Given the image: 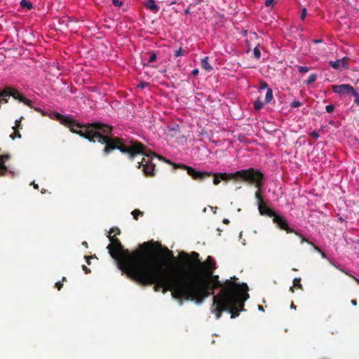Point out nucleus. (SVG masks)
<instances>
[{
  "label": "nucleus",
  "instance_id": "nucleus-1",
  "mask_svg": "<svg viewBox=\"0 0 359 359\" xmlns=\"http://www.w3.org/2000/svg\"><path fill=\"white\" fill-rule=\"evenodd\" d=\"M238 278L231 277L223 283L219 280V276H187L177 277L170 271L163 268L160 277L154 287L158 292L162 289L163 293L172 292V297L178 300L194 302L201 304L205 299L214 294V290H221L212 298V312L217 320L219 319L224 311L231 313V318H235L244 311L245 302L249 299L248 286L246 283H238Z\"/></svg>",
  "mask_w": 359,
  "mask_h": 359
},
{
  "label": "nucleus",
  "instance_id": "nucleus-2",
  "mask_svg": "<svg viewBox=\"0 0 359 359\" xmlns=\"http://www.w3.org/2000/svg\"><path fill=\"white\" fill-rule=\"evenodd\" d=\"M120 233L117 227L110 229L107 236L110 244L107 247L111 257L116 261L118 268L140 285L156 286L163 267L153 258L155 253L151 247L152 243L144 242L130 252L116 237Z\"/></svg>",
  "mask_w": 359,
  "mask_h": 359
},
{
  "label": "nucleus",
  "instance_id": "nucleus-3",
  "mask_svg": "<svg viewBox=\"0 0 359 359\" xmlns=\"http://www.w3.org/2000/svg\"><path fill=\"white\" fill-rule=\"evenodd\" d=\"M55 119L61 124L69 128L73 133L79 135L90 142H100L104 144L103 154L109 155L115 149H118L121 153H130L131 155L136 151L137 148H128L123 144L121 137H113L111 135L112 127L102 123H93L88 124H80L69 116L62 115L60 113H55Z\"/></svg>",
  "mask_w": 359,
  "mask_h": 359
},
{
  "label": "nucleus",
  "instance_id": "nucleus-4",
  "mask_svg": "<svg viewBox=\"0 0 359 359\" xmlns=\"http://www.w3.org/2000/svg\"><path fill=\"white\" fill-rule=\"evenodd\" d=\"M122 140L123 144L126 147H128L129 149L137 148V149H135V151L137 152H135L133 155H131L130 153H126V154H128L129 158L130 160H133L135 156L138 154L144 155V157L142 158L141 162L138 163V168H142L144 175L148 177H151L154 175L155 164L152 162L154 157H158L160 159H163L167 163H171L170 161H167L163 157L158 156L157 155L151 151L148 153L147 151L146 147L142 143L138 142L136 140L133 139L129 141H127L122 138Z\"/></svg>",
  "mask_w": 359,
  "mask_h": 359
},
{
  "label": "nucleus",
  "instance_id": "nucleus-5",
  "mask_svg": "<svg viewBox=\"0 0 359 359\" xmlns=\"http://www.w3.org/2000/svg\"><path fill=\"white\" fill-rule=\"evenodd\" d=\"M180 257L184 262L185 266H188L191 269L199 268L201 270H196L194 273H183V276H211L214 270L216 269V263L214 259L211 256H208L205 262H201L199 259V254L196 252H192L188 254L184 252H182L180 254Z\"/></svg>",
  "mask_w": 359,
  "mask_h": 359
},
{
  "label": "nucleus",
  "instance_id": "nucleus-6",
  "mask_svg": "<svg viewBox=\"0 0 359 359\" xmlns=\"http://www.w3.org/2000/svg\"><path fill=\"white\" fill-rule=\"evenodd\" d=\"M175 168H182L187 170V174L194 180L203 181L209 177H213V184L218 185L222 181L228 182L234 180V172H212L208 171H197L191 166L184 164H174Z\"/></svg>",
  "mask_w": 359,
  "mask_h": 359
},
{
  "label": "nucleus",
  "instance_id": "nucleus-7",
  "mask_svg": "<svg viewBox=\"0 0 359 359\" xmlns=\"http://www.w3.org/2000/svg\"><path fill=\"white\" fill-rule=\"evenodd\" d=\"M234 180L245 182L257 189L256 191H262L264 184V174L259 169L250 168L243 169L234 172Z\"/></svg>",
  "mask_w": 359,
  "mask_h": 359
},
{
  "label": "nucleus",
  "instance_id": "nucleus-8",
  "mask_svg": "<svg viewBox=\"0 0 359 359\" xmlns=\"http://www.w3.org/2000/svg\"><path fill=\"white\" fill-rule=\"evenodd\" d=\"M13 97L25 104L32 107V102L24 97L18 90L12 87H6L0 91V103H7V97Z\"/></svg>",
  "mask_w": 359,
  "mask_h": 359
},
{
  "label": "nucleus",
  "instance_id": "nucleus-9",
  "mask_svg": "<svg viewBox=\"0 0 359 359\" xmlns=\"http://www.w3.org/2000/svg\"><path fill=\"white\" fill-rule=\"evenodd\" d=\"M263 191H256L255 194V197L257 199L258 210L261 215L268 216L269 217L273 218V217L277 214L274 210L269 208L266 204L264 203L263 197H262Z\"/></svg>",
  "mask_w": 359,
  "mask_h": 359
},
{
  "label": "nucleus",
  "instance_id": "nucleus-10",
  "mask_svg": "<svg viewBox=\"0 0 359 359\" xmlns=\"http://www.w3.org/2000/svg\"><path fill=\"white\" fill-rule=\"evenodd\" d=\"M273 223L276 224L281 230L285 231L287 233H294L299 235V233L288 226L287 220L282 216L276 214L273 218Z\"/></svg>",
  "mask_w": 359,
  "mask_h": 359
},
{
  "label": "nucleus",
  "instance_id": "nucleus-11",
  "mask_svg": "<svg viewBox=\"0 0 359 359\" xmlns=\"http://www.w3.org/2000/svg\"><path fill=\"white\" fill-rule=\"evenodd\" d=\"M332 89L334 93L341 96L351 95L354 90L353 87L350 84L334 85L332 86Z\"/></svg>",
  "mask_w": 359,
  "mask_h": 359
},
{
  "label": "nucleus",
  "instance_id": "nucleus-12",
  "mask_svg": "<svg viewBox=\"0 0 359 359\" xmlns=\"http://www.w3.org/2000/svg\"><path fill=\"white\" fill-rule=\"evenodd\" d=\"M349 60L348 57H344L335 61H330L329 64L334 69H339L341 67L346 69L348 67Z\"/></svg>",
  "mask_w": 359,
  "mask_h": 359
},
{
  "label": "nucleus",
  "instance_id": "nucleus-13",
  "mask_svg": "<svg viewBox=\"0 0 359 359\" xmlns=\"http://www.w3.org/2000/svg\"><path fill=\"white\" fill-rule=\"evenodd\" d=\"M144 6L151 11L153 13H156L159 11L158 6L156 4L154 0H148L145 4Z\"/></svg>",
  "mask_w": 359,
  "mask_h": 359
},
{
  "label": "nucleus",
  "instance_id": "nucleus-14",
  "mask_svg": "<svg viewBox=\"0 0 359 359\" xmlns=\"http://www.w3.org/2000/svg\"><path fill=\"white\" fill-rule=\"evenodd\" d=\"M208 57H205L201 60V67L203 69H205L207 72H210L212 70V67L210 65L208 62Z\"/></svg>",
  "mask_w": 359,
  "mask_h": 359
},
{
  "label": "nucleus",
  "instance_id": "nucleus-15",
  "mask_svg": "<svg viewBox=\"0 0 359 359\" xmlns=\"http://www.w3.org/2000/svg\"><path fill=\"white\" fill-rule=\"evenodd\" d=\"M293 283H294L293 286L290 287V290L292 292H294V287H298L301 290H303V286L301 284V278H295L293 280Z\"/></svg>",
  "mask_w": 359,
  "mask_h": 359
},
{
  "label": "nucleus",
  "instance_id": "nucleus-16",
  "mask_svg": "<svg viewBox=\"0 0 359 359\" xmlns=\"http://www.w3.org/2000/svg\"><path fill=\"white\" fill-rule=\"evenodd\" d=\"M273 90L271 88H267V91L265 96V102L269 103L273 99Z\"/></svg>",
  "mask_w": 359,
  "mask_h": 359
},
{
  "label": "nucleus",
  "instance_id": "nucleus-17",
  "mask_svg": "<svg viewBox=\"0 0 359 359\" xmlns=\"http://www.w3.org/2000/svg\"><path fill=\"white\" fill-rule=\"evenodd\" d=\"M20 4L22 8H27L30 10L33 8L32 4L27 0H21Z\"/></svg>",
  "mask_w": 359,
  "mask_h": 359
},
{
  "label": "nucleus",
  "instance_id": "nucleus-18",
  "mask_svg": "<svg viewBox=\"0 0 359 359\" xmlns=\"http://www.w3.org/2000/svg\"><path fill=\"white\" fill-rule=\"evenodd\" d=\"M264 103L260 100V99H257L254 102V108L259 111L263 108Z\"/></svg>",
  "mask_w": 359,
  "mask_h": 359
},
{
  "label": "nucleus",
  "instance_id": "nucleus-19",
  "mask_svg": "<svg viewBox=\"0 0 359 359\" xmlns=\"http://www.w3.org/2000/svg\"><path fill=\"white\" fill-rule=\"evenodd\" d=\"M317 76L315 74H312L309 76V79L304 81L306 85H310L316 81Z\"/></svg>",
  "mask_w": 359,
  "mask_h": 359
},
{
  "label": "nucleus",
  "instance_id": "nucleus-20",
  "mask_svg": "<svg viewBox=\"0 0 359 359\" xmlns=\"http://www.w3.org/2000/svg\"><path fill=\"white\" fill-rule=\"evenodd\" d=\"M13 133L10 135V137L12 139V140H15V138H21V134L19 132V130L20 129H16V128H13Z\"/></svg>",
  "mask_w": 359,
  "mask_h": 359
},
{
  "label": "nucleus",
  "instance_id": "nucleus-21",
  "mask_svg": "<svg viewBox=\"0 0 359 359\" xmlns=\"http://www.w3.org/2000/svg\"><path fill=\"white\" fill-rule=\"evenodd\" d=\"M143 212L140 211V210L135 209L133 211H132L131 215H133L134 219L137 220L139 216L143 215Z\"/></svg>",
  "mask_w": 359,
  "mask_h": 359
},
{
  "label": "nucleus",
  "instance_id": "nucleus-22",
  "mask_svg": "<svg viewBox=\"0 0 359 359\" xmlns=\"http://www.w3.org/2000/svg\"><path fill=\"white\" fill-rule=\"evenodd\" d=\"M22 119L23 116H21L20 118H19V119L15 120V126L13 127V128L22 129V126L21 124V121Z\"/></svg>",
  "mask_w": 359,
  "mask_h": 359
},
{
  "label": "nucleus",
  "instance_id": "nucleus-23",
  "mask_svg": "<svg viewBox=\"0 0 359 359\" xmlns=\"http://www.w3.org/2000/svg\"><path fill=\"white\" fill-rule=\"evenodd\" d=\"M351 95L355 97L354 104L359 106V93L354 89Z\"/></svg>",
  "mask_w": 359,
  "mask_h": 359
},
{
  "label": "nucleus",
  "instance_id": "nucleus-24",
  "mask_svg": "<svg viewBox=\"0 0 359 359\" xmlns=\"http://www.w3.org/2000/svg\"><path fill=\"white\" fill-rule=\"evenodd\" d=\"M253 54L255 58L259 59L261 56V52L258 46H256L253 50Z\"/></svg>",
  "mask_w": 359,
  "mask_h": 359
},
{
  "label": "nucleus",
  "instance_id": "nucleus-25",
  "mask_svg": "<svg viewBox=\"0 0 359 359\" xmlns=\"http://www.w3.org/2000/svg\"><path fill=\"white\" fill-rule=\"evenodd\" d=\"M184 53H185V50H183L182 48H180L178 50L175 51L174 55H175V57H177L179 56L184 55Z\"/></svg>",
  "mask_w": 359,
  "mask_h": 359
},
{
  "label": "nucleus",
  "instance_id": "nucleus-26",
  "mask_svg": "<svg viewBox=\"0 0 359 359\" xmlns=\"http://www.w3.org/2000/svg\"><path fill=\"white\" fill-rule=\"evenodd\" d=\"M298 71L300 73H306L309 71V68L306 66H299L298 67Z\"/></svg>",
  "mask_w": 359,
  "mask_h": 359
},
{
  "label": "nucleus",
  "instance_id": "nucleus-27",
  "mask_svg": "<svg viewBox=\"0 0 359 359\" xmlns=\"http://www.w3.org/2000/svg\"><path fill=\"white\" fill-rule=\"evenodd\" d=\"M302 105V103L297 100H294L290 104V107L292 108L299 107H301Z\"/></svg>",
  "mask_w": 359,
  "mask_h": 359
},
{
  "label": "nucleus",
  "instance_id": "nucleus-28",
  "mask_svg": "<svg viewBox=\"0 0 359 359\" xmlns=\"http://www.w3.org/2000/svg\"><path fill=\"white\" fill-rule=\"evenodd\" d=\"M156 59V54L155 53H150V56L148 60V62L151 63L154 62Z\"/></svg>",
  "mask_w": 359,
  "mask_h": 359
},
{
  "label": "nucleus",
  "instance_id": "nucleus-29",
  "mask_svg": "<svg viewBox=\"0 0 359 359\" xmlns=\"http://www.w3.org/2000/svg\"><path fill=\"white\" fill-rule=\"evenodd\" d=\"M165 252L167 255V257L169 258V259H175V258L174 257L173 255H172V252L170 251V250H168L167 248H165Z\"/></svg>",
  "mask_w": 359,
  "mask_h": 359
},
{
  "label": "nucleus",
  "instance_id": "nucleus-30",
  "mask_svg": "<svg viewBox=\"0 0 359 359\" xmlns=\"http://www.w3.org/2000/svg\"><path fill=\"white\" fill-rule=\"evenodd\" d=\"M297 236L300 237L302 243H307L309 245H313L312 242L309 241L307 238H306L305 237L302 236L299 233V235H297Z\"/></svg>",
  "mask_w": 359,
  "mask_h": 359
},
{
  "label": "nucleus",
  "instance_id": "nucleus-31",
  "mask_svg": "<svg viewBox=\"0 0 359 359\" xmlns=\"http://www.w3.org/2000/svg\"><path fill=\"white\" fill-rule=\"evenodd\" d=\"M276 0H266L264 4L266 6L269 7L273 6Z\"/></svg>",
  "mask_w": 359,
  "mask_h": 359
},
{
  "label": "nucleus",
  "instance_id": "nucleus-32",
  "mask_svg": "<svg viewBox=\"0 0 359 359\" xmlns=\"http://www.w3.org/2000/svg\"><path fill=\"white\" fill-rule=\"evenodd\" d=\"M325 109L327 112L332 113L334 109V106L332 104L327 105Z\"/></svg>",
  "mask_w": 359,
  "mask_h": 359
},
{
  "label": "nucleus",
  "instance_id": "nucleus-33",
  "mask_svg": "<svg viewBox=\"0 0 359 359\" xmlns=\"http://www.w3.org/2000/svg\"><path fill=\"white\" fill-rule=\"evenodd\" d=\"M341 271H342L343 273H345L346 275H348L349 277L352 278L358 285H359V279H358L357 278H355L354 276L351 275V274H349L348 273H346L344 270L343 269H340Z\"/></svg>",
  "mask_w": 359,
  "mask_h": 359
},
{
  "label": "nucleus",
  "instance_id": "nucleus-34",
  "mask_svg": "<svg viewBox=\"0 0 359 359\" xmlns=\"http://www.w3.org/2000/svg\"><path fill=\"white\" fill-rule=\"evenodd\" d=\"M307 15V11H306V9L305 8H304L302 10V13H301V19L302 20H304L306 18Z\"/></svg>",
  "mask_w": 359,
  "mask_h": 359
},
{
  "label": "nucleus",
  "instance_id": "nucleus-35",
  "mask_svg": "<svg viewBox=\"0 0 359 359\" xmlns=\"http://www.w3.org/2000/svg\"><path fill=\"white\" fill-rule=\"evenodd\" d=\"M267 88H268V84L266 81H262L260 83V88H259L260 90H264V89H266Z\"/></svg>",
  "mask_w": 359,
  "mask_h": 359
},
{
  "label": "nucleus",
  "instance_id": "nucleus-36",
  "mask_svg": "<svg viewBox=\"0 0 359 359\" xmlns=\"http://www.w3.org/2000/svg\"><path fill=\"white\" fill-rule=\"evenodd\" d=\"M310 135L315 139H318L320 137L319 133L316 130H313V132H311Z\"/></svg>",
  "mask_w": 359,
  "mask_h": 359
},
{
  "label": "nucleus",
  "instance_id": "nucleus-37",
  "mask_svg": "<svg viewBox=\"0 0 359 359\" xmlns=\"http://www.w3.org/2000/svg\"><path fill=\"white\" fill-rule=\"evenodd\" d=\"M112 3L115 6L121 7L123 4L119 0H112Z\"/></svg>",
  "mask_w": 359,
  "mask_h": 359
},
{
  "label": "nucleus",
  "instance_id": "nucleus-38",
  "mask_svg": "<svg viewBox=\"0 0 359 359\" xmlns=\"http://www.w3.org/2000/svg\"><path fill=\"white\" fill-rule=\"evenodd\" d=\"M62 286H63V284L62 282L59 281L55 283V287H57L58 290H60L61 288L62 287Z\"/></svg>",
  "mask_w": 359,
  "mask_h": 359
},
{
  "label": "nucleus",
  "instance_id": "nucleus-39",
  "mask_svg": "<svg viewBox=\"0 0 359 359\" xmlns=\"http://www.w3.org/2000/svg\"><path fill=\"white\" fill-rule=\"evenodd\" d=\"M82 269L85 271L86 273H90V269L89 268H88L86 266L83 265L82 266Z\"/></svg>",
  "mask_w": 359,
  "mask_h": 359
},
{
  "label": "nucleus",
  "instance_id": "nucleus-40",
  "mask_svg": "<svg viewBox=\"0 0 359 359\" xmlns=\"http://www.w3.org/2000/svg\"><path fill=\"white\" fill-rule=\"evenodd\" d=\"M198 72H199V71H198V69H193V70H192L191 74H192L194 76H196V75H198Z\"/></svg>",
  "mask_w": 359,
  "mask_h": 359
},
{
  "label": "nucleus",
  "instance_id": "nucleus-41",
  "mask_svg": "<svg viewBox=\"0 0 359 359\" xmlns=\"http://www.w3.org/2000/svg\"><path fill=\"white\" fill-rule=\"evenodd\" d=\"M311 245L313 246V248L316 251L318 252H322V250L318 246H316L313 243Z\"/></svg>",
  "mask_w": 359,
  "mask_h": 359
},
{
  "label": "nucleus",
  "instance_id": "nucleus-42",
  "mask_svg": "<svg viewBox=\"0 0 359 359\" xmlns=\"http://www.w3.org/2000/svg\"><path fill=\"white\" fill-rule=\"evenodd\" d=\"M146 86H147V83H142L140 85H138V87L144 88Z\"/></svg>",
  "mask_w": 359,
  "mask_h": 359
},
{
  "label": "nucleus",
  "instance_id": "nucleus-43",
  "mask_svg": "<svg viewBox=\"0 0 359 359\" xmlns=\"http://www.w3.org/2000/svg\"><path fill=\"white\" fill-rule=\"evenodd\" d=\"M32 184H33L34 189H39V185L37 184H35L34 182H33Z\"/></svg>",
  "mask_w": 359,
  "mask_h": 359
},
{
  "label": "nucleus",
  "instance_id": "nucleus-44",
  "mask_svg": "<svg viewBox=\"0 0 359 359\" xmlns=\"http://www.w3.org/2000/svg\"><path fill=\"white\" fill-rule=\"evenodd\" d=\"M351 303L353 305L355 306V305L357 304V301H356V299H352V300H351Z\"/></svg>",
  "mask_w": 359,
  "mask_h": 359
},
{
  "label": "nucleus",
  "instance_id": "nucleus-45",
  "mask_svg": "<svg viewBox=\"0 0 359 359\" xmlns=\"http://www.w3.org/2000/svg\"><path fill=\"white\" fill-rule=\"evenodd\" d=\"M85 258L86 259V262H87L88 264H90V260H89L90 257H86V256Z\"/></svg>",
  "mask_w": 359,
  "mask_h": 359
},
{
  "label": "nucleus",
  "instance_id": "nucleus-46",
  "mask_svg": "<svg viewBox=\"0 0 359 359\" xmlns=\"http://www.w3.org/2000/svg\"><path fill=\"white\" fill-rule=\"evenodd\" d=\"M290 307L291 309H296V306L294 304L293 302H292L291 305H290Z\"/></svg>",
  "mask_w": 359,
  "mask_h": 359
},
{
  "label": "nucleus",
  "instance_id": "nucleus-47",
  "mask_svg": "<svg viewBox=\"0 0 359 359\" xmlns=\"http://www.w3.org/2000/svg\"><path fill=\"white\" fill-rule=\"evenodd\" d=\"M224 223L225 224H229V221L228 219H224V221H223Z\"/></svg>",
  "mask_w": 359,
  "mask_h": 359
},
{
  "label": "nucleus",
  "instance_id": "nucleus-48",
  "mask_svg": "<svg viewBox=\"0 0 359 359\" xmlns=\"http://www.w3.org/2000/svg\"><path fill=\"white\" fill-rule=\"evenodd\" d=\"M184 13H185V14H189L190 13L189 8L186 9Z\"/></svg>",
  "mask_w": 359,
  "mask_h": 359
},
{
  "label": "nucleus",
  "instance_id": "nucleus-49",
  "mask_svg": "<svg viewBox=\"0 0 359 359\" xmlns=\"http://www.w3.org/2000/svg\"><path fill=\"white\" fill-rule=\"evenodd\" d=\"M323 258L326 257L325 254L322 251V252H320Z\"/></svg>",
  "mask_w": 359,
  "mask_h": 359
},
{
  "label": "nucleus",
  "instance_id": "nucleus-50",
  "mask_svg": "<svg viewBox=\"0 0 359 359\" xmlns=\"http://www.w3.org/2000/svg\"><path fill=\"white\" fill-rule=\"evenodd\" d=\"M323 41L321 39H318V40H315L314 42L315 43H320V42H322Z\"/></svg>",
  "mask_w": 359,
  "mask_h": 359
},
{
  "label": "nucleus",
  "instance_id": "nucleus-51",
  "mask_svg": "<svg viewBox=\"0 0 359 359\" xmlns=\"http://www.w3.org/2000/svg\"><path fill=\"white\" fill-rule=\"evenodd\" d=\"M259 309L261 311H264V309L262 306H259Z\"/></svg>",
  "mask_w": 359,
  "mask_h": 359
},
{
  "label": "nucleus",
  "instance_id": "nucleus-52",
  "mask_svg": "<svg viewBox=\"0 0 359 359\" xmlns=\"http://www.w3.org/2000/svg\"><path fill=\"white\" fill-rule=\"evenodd\" d=\"M83 245H86V246H88L87 242H86V241L83 242Z\"/></svg>",
  "mask_w": 359,
  "mask_h": 359
},
{
  "label": "nucleus",
  "instance_id": "nucleus-53",
  "mask_svg": "<svg viewBox=\"0 0 359 359\" xmlns=\"http://www.w3.org/2000/svg\"><path fill=\"white\" fill-rule=\"evenodd\" d=\"M66 280H67V278L65 277L62 278V281H65Z\"/></svg>",
  "mask_w": 359,
  "mask_h": 359
}]
</instances>
